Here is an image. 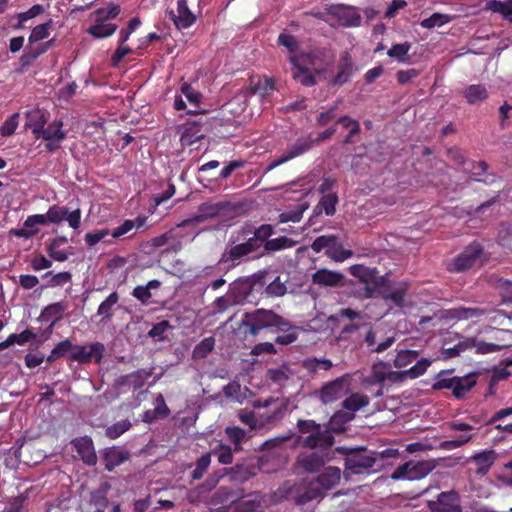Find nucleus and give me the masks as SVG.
Segmentation results:
<instances>
[{
	"label": "nucleus",
	"mask_w": 512,
	"mask_h": 512,
	"mask_svg": "<svg viewBox=\"0 0 512 512\" xmlns=\"http://www.w3.org/2000/svg\"><path fill=\"white\" fill-rule=\"evenodd\" d=\"M214 337H207L201 340L193 349L192 356L194 359H203L214 349Z\"/></svg>",
	"instance_id": "5fc2aeb1"
},
{
	"label": "nucleus",
	"mask_w": 512,
	"mask_h": 512,
	"mask_svg": "<svg viewBox=\"0 0 512 512\" xmlns=\"http://www.w3.org/2000/svg\"><path fill=\"white\" fill-rule=\"evenodd\" d=\"M341 479V470L335 466H328L314 479L308 480L315 500L322 499L327 491L336 487Z\"/></svg>",
	"instance_id": "0eeeda50"
},
{
	"label": "nucleus",
	"mask_w": 512,
	"mask_h": 512,
	"mask_svg": "<svg viewBox=\"0 0 512 512\" xmlns=\"http://www.w3.org/2000/svg\"><path fill=\"white\" fill-rule=\"evenodd\" d=\"M225 209V204L222 202H204L201 203L198 206V214L195 215L193 218L184 220L181 224H179L180 227H184L188 225L190 222H196V223H202L206 221L207 219L217 217L222 210Z\"/></svg>",
	"instance_id": "f3484780"
},
{
	"label": "nucleus",
	"mask_w": 512,
	"mask_h": 512,
	"mask_svg": "<svg viewBox=\"0 0 512 512\" xmlns=\"http://www.w3.org/2000/svg\"><path fill=\"white\" fill-rule=\"evenodd\" d=\"M203 137L200 126L193 123L184 128L180 136V142L182 146L189 147L201 140Z\"/></svg>",
	"instance_id": "a19ab883"
},
{
	"label": "nucleus",
	"mask_w": 512,
	"mask_h": 512,
	"mask_svg": "<svg viewBox=\"0 0 512 512\" xmlns=\"http://www.w3.org/2000/svg\"><path fill=\"white\" fill-rule=\"evenodd\" d=\"M463 96L465 97L466 101L471 104H477L479 102L485 101L489 94L484 85L481 84H472L466 87V89L463 92Z\"/></svg>",
	"instance_id": "4c0bfd02"
},
{
	"label": "nucleus",
	"mask_w": 512,
	"mask_h": 512,
	"mask_svg": "<svg viewBox=\"0 0 512 512\" xmlns=\"http://www.w3.org/2000/svg\"><path fill=\"white\" fill-rule=\"evenodd\" d=\"M129 457L130 454L128 451L121 450L115 446L105 449L102 456L105 469L109 472L123 464Z\"/></svg>",
	"instance_id": "4be33fe9"
},
{
	"label": "nucleus",
	"mask_w": 512,
	"mask_h": 512,
	"mask_svg": "<svg viewBox=\"0 0 512 512\" xmlns=\"http://www.w3.org/2000/svg\"><path fill=\"white\" fill-rule=\"evenodd\" d=\"M486 314L485 309L478 307H458L448 310V316L457 320L480 318Z\"/></svg>",
	"instance_id": "473e14b6"
},
{
	"label": "nucleus",
	"mask_w": 512,
	"mask_h": 512,
	"mask_svg": "<svg viewBox=\"0 0 512 512\" xmlns=\"http://www.w3.org/2000/svg\"><path fill=\"white\" fill-rule=\"evenodd\" d=\"M453 384V396L457 399H461L476 385V378L475 375L455 377Z\"/></svg>",
	"instance_id": "72a5a7b5"
},
{
	"label": "nucleus",
	"mask_w": 512,
	"mask_h": 512,
	"mask_svg": "<svg viewBox=\"0 0 512 512\" xmlns=\"http://www.w3.org/2000/svg\"><path fill=\"white\" fill-rule=\"evenodd\" d=\"M343 279L344 275L342 273L326 268L319 269L312 275L314 284L326 287H337L342 283Z\"/></svg>",
	"instance_id": "5701e85b"
},
{
	"label": "nucleus",
	"mask_w": 512,
	"mask_h": 512,
	"mask_svg": "<svg viewBox=\"0 0 512 512\" xmlns=\"http://www.w3.org/2000/svg\"><path fill=\"white\" fill-rule=\"evenodd\" d=\"M436 467L434 460L407 461L391 474V479L397 480H420L430 474Z\"/></svg>",
	"instance_id": "423d86ee"
},
{
	"label": "nucleus",
	"mask_w": 512,
	"mask_h": 512,
	"mask_svg": "<svg viewBox=\"0 0 512 512\" xmlns=\"http://www.w3.org/2000/svg\"><path fill=\"white\" fill-rule=\"evenodd\" d=\"M309 487L308 480L303 479L300 481H284L275 491L274 496L278 501H293L296 505H303L312 500L315 496L312 494Z\"/></svg>",
	"instance_id": "39448f33"
},
{
	"label": "nucleus",
	"mask_w": 512,
	"mask_h": 512,
	"mask_svg": "<svg viewBox=\"0 0 512 512\" xmlns=\"http://www.w3.org/2000/svg\"><path fill=\"white\" fill-rule=\"evenodd\" d=\"M68 239L65 236H57L53 238L47 245L48 255L55 261L63 262L69 257V253L61 249V246L66 245Z\"/></svg>",
	"instance_id": "2f4dec72"
},
{
	"label": "nucleus",
	"mask_w": 512,
	"mask_h": 512,
	"mask_svg": "<svg viewBox=\"0 0 512 512\" xmlns=\"http://www.w3.org/2000/svg\"><path fill=\"white\" fill-rule=\"evenodd\" d=\"M397 283L387 280L384 276H380L373 286L363 288L361 296L364 298L381 297L385 300V294L391 293Z\"/></svg>",
	"instance_id": "bb28decb"
},
{
	"label": "nucleus",
	"mask_w": 512,
	"mask_h": 512,
	"mask_svg": "<svg viewBox=\"0 0 512 512\" xmlns=\"http://www.w3.org/2000/svg\"><path fill=\"white\" fill-rule=\"evenodd\" d=\"M256 251L257 249L253 241L247 239V241L243 243L227 247L222 253L219 263L225 265L227 269H230L240 264L245 257Z\"/></svg>",
	"instance_id": "9b49d317"
},
{
	"label": "nucleus",
	"mask_w": 512,
	"mask_h": 512,
	"mask_svg": "<svg viewBox=\"0 0 512 512\" xmlns=\"http://www.w3.org/2000/svg\"><path fill=\"white\" fill-rule=\"evenodd\" d=\"M120 14V7L117 4L110 3L107 7L99 8L93 12L94 22H104L115 19Z\"/></svg>",
	"instance_id": "a18cd8bd"
},
{
	"label": "nucleus",
	"mask_w": 512,
	"mask_h": 512,
	"mask_svg": "<svg viewBox=\"0 0 512 512\" xmlns=\"http://www.w3.org/2000/svg\"><path fill=\"white\" fill-rule=\"evenodd\" d=\"M261 506V496L256 494H250L244 497L238 504V512H255Z\"/></svg>",
	"instance_id": "603ef678"
},
{
	"label": "nucleus",
	"mask_w": 512,
	"mask_h": 512,
	"mask_svg": "<svg viewBox=\"0 0 512 512\" xmlns=\"http://www.w3.org/2000/svg\"><path fill=\"white\" fill-rule=\"evenodd\" d=\"M117 30V25L112 23L95 22L87 29V33L94 38H107Z\"/></svg>",
	"instance_id": "37998d69"
},
{
	"label": "nucleus",
	"mask_w": 512,
	"mask_h": 512,
	"mask_svg": "<svg viewBox=\"0 0 512 512\" xmlns=\"http://www.w3.org/2000/svg\"><path fill=\"white\" fill-rule=\"evenodd\" d=\"M49 112L45 109L41 108H33L25 112L26 124L25 126L29 128L36 137L40 130L44 128L49 119Z\"/></svg>",
	"instance_id": "412c9836"
},
{
	"label": "nucleus",
	"mask_w": 512,
	"mask_h": 512,
	"mask_svg": "<svg viewBox=\"0 0 512 512\" xmlns=\"http://www.w3.org/2000/svg\"><path fill=\"white\" fill-rule=\"evenodd\" d=\"M20 114L13 113L5 122L0 126V135L3 137L12 136L19 126Z\"/></svg>",
	"instance_id": "69168bd1"
},
{
	"label": "nucleus",
	"mask_w": 512,
	"mask_h": 512,
	"mask_svg": "<svg viewBox=\"0 0 512 512\" xmlns=\"http://www.w3.org/2000/svg\"><path fill=\"white\" fill-rule=\"evenodd\" d=\"M325 254L336 262H343L353 256V252L351 250L344 249L342 244L337 241L335 244H332L328 250H326Z\"/></svg>",
	"instance_id": "3c124183"
},
{
	"label": "nucleus",
	"mask_w": 512,
	"mask_h": 512,
	"mask_svg": "<svg viewBox=\"0 0 512 512\" xmlns=\"http://www.w3.org/2000/svg\"><path fill=\"white\" fill-rule=\"evenodd\" d=\"M296 241L286 236L270 239L265 242L264 249L266 251H280L283 249L292 248L296 245Z\"/></svg>",
	"instance_id": "8fccbe9b"
},
{
	"label": "nucleus",
	"mask_w": 512,
	"mask_h": 512,
	"mask_svg": "<svg viewBox=\"0 0 512 512\" xmlns=\"http://www.w3.org/2000/svg\"><path fill=\"white\" fill-rule=\"evenodd\" d=\"M418 356L419 353L416 350H400L397 352L394 358L393 365L396 368H404L413 363L414 361H416Z\"/></svg>",
	"instance_id": "09e8293b"
},
{
	"label": "nucleus",
	"mask_w": 512,
	"mask_h": 512,
	"mask_svg": "<svg viewBox=\"0 0 512 512\" xmlns=\"http://www.w3.org/2000/svg\"><path fill=\"white\" fill-rule=\"evenodd\" d=\"M289 327V322L282 316L266 309L245 313L240 323V328L244 330V333L252 337H256L263 329L286 330Z\"/></svg>",
	"instance_id": "7ed1b4c3"
},
{
	"label": "nucleus",
	"mask_w": 512,
	"mask_h": 512,
	"mask_svg": "<svg viewBox=\"0 0 512 512\" xmlns=\"http://www.w3.org/2000/svg\"><path fill=\"white\" fill-rule=\"evenodd\" d=\"M67 130L64 129V122L61 119H54L47 126L45 125L36 139H42L45 143V151L54 153L59 150L67 138Z\"/></svg>",
	"instance_id": "6e6552de"
},
{
	"label": "nucleus",
	"mask_w": 512,
	"mask_h": 512,
	"mask_svg": "<svg viewBox=\"0 0 512 512\" xmlns=\"http://www.w3.org/2000/svg\"><path fill=\"white\" fill-rule=\"evenodd\" d=\"M451 21V16L442 13H433L430 17L421 21V26L426 29L441 27Z\"/></svg>",
	"instance_id": "bf43d9fd"
},
{
	"label": "nucleus",
	"mask_w": 512,
	"mask_h": 512,
	"mask_svg": "<svg viewBox=\"0 0 512 512\" xmlns=\"http://www.w3.org/2000/svg\"><path fill=\"white\" fill-rule=\"evenodd\" d=\"M401 453L396 448H386L382 451L370 450L365 446L346 449L344 458V476L369 475L384 469L390 459L399 458Z\"/></svg>",
	"instance_id": "f03ea898"
},
{
	"label": "nucleus",
	"mask_w": 512,
	"mask_h": 512,
	"mask_svg": "<svg viewBox=\"0 0 512 512\" xmlns=\"http://www.w3.org/2000/svg\"><path fill=\"white\" fill-rule=\"evenodd\" d=\"M302 367L307 372L316 374L320 370H330L333 367V363L331 360L326 358L318 359L316 357H308L303 360Z\"/></svg>",
	"instance_id": "79ce46f5"
},
{
	"label": "nucleus",
	"mask_w": 512,
	"mask_h": 512,
	"mask_svg": "<svg viewBox=\"0 0 512 512\" xmlns=\"http://www.w3.org/2000/svg\"><path fill=\"white\" fill-rule=\"evenodd\" d=\"M407 289L408 287L406 283L399 282L395 285L391 293L385 294V300L392 301L396 306L401 307L403 305Z\"/></svg>",
	"instance_id": "13d9d810"
},
{
	"label": "nucleus",
	"mask_w": 512,
	"mask_h": 512,
	"mask_svg": "<svg viewBox=\"0 0 512 512\" xmlns=\"http://www.w3.org/2000/svg\"><path fill=\"white\" fill-rule=\"evenodd\" d=\"M369 402L370 399L367 395L352 393L342 402V407L343 409L347 410L348 412H352V414L355 415L358 410L367 406Z\"/></svg>",
	"instance_id": "ea45409f"
},
{
	"label": "nucleus",
	"mask_w": 512,
	"mask_h": 512,
	"mask_svg": "<svg viewBox=\"0 0 512 512\" xmlns=\"http://www.w3.org/2000/svg\"><path fill=\"white\" fill-rule=\"evenodd\" d=\"M299 465L307 472L314 473L320 471L324 466V458L313 452L308 455H304L298 459Z\"/></svg>",
	"instance_id": "58836bf2"
},
{
	"label": "nucleus",
	"mask_w": 512,
	"mask_h": 512,
	"mask_svg": "<svg viewBox=\"0 0 512 512\" xmlns=\"http://www.w3.org/2000/svg\"><path fill=\"white\" fill-rule=\"evenodd\" d=\"M120 296L119 294L114 291L110 293L105 300H103L100 305L98 306L96 316L100 317V322L103 324H106L107 322L111 321L114 312L116 310V306L118 305Z\"/></svg>",
	"instance_id": "b1692460"
},
{
	"label": "nucleus",
	"mask_w": 512,
	"mask_h": 512,
	"mask_svg": "<svg viewBox=\"0 0 512 512\" xmlns=\"http://www.w3.org/2000/svg\"><path fill=\"white\" fill-rule=\"evenodd\" d=\"M493 341L499 346V351L512 347V331L504 329H493Z\"/></svg>",
	"instance_id": "e2e57ef3"
},
{
	"label": "nucleus",
	"mask_w": 512,
	"mask_h": 512,
	"mask_svg": "<svg viewBox=\"0 0 512 512\" xmlns=\"http://www.w3.org/2000/svg\"><path fill=\"white\" fill-rule=\"evenodd\" d=\"M71 445L86 465L94 466L97 464V455L91 437L82 436L74 438L71 440Z\"/></svg>",
	"instance_id": "dca6fc26"
},
{
	"label": "nucleus",
	"mask_w": 512,
	"mask_h": 512,
	"mask_svg": "<svg viewBox=\"0 0 512 512\" xmlns=\"http://www.w3.org/2000/svg\"><path fill=\"white\" fill-rule=\"evenodd\" d=\"M431 512H463L461 497L456 490L443 491L435 500L427 501Z\"/></svg>",
	"instance_id": "9d476101"
},
{
	"label": "nucleus",
	"mask_w": 512,
	"mask_h": 512,
	"mask_svg": "<svg viewBox=\"0 0 512 512\" xmlns=\"http://www.w3.org/2000/svg\"><path fill=\"white\" fill-rule=\"evenodd\" d=\"M487 8L492 12L499 13L504 17L512 15V0H491L487 3Z\"/></svg>",
	"instance_id": "0e129e2a"
},
{
	"label": "nucleus",
	"mask_w": 512,
	"mask_h": 512,
	"mask_svg": "<svg viewBox=\"0 0 512 512\" xmlns=\"http://www.w3.org/2000/svg\"><path fill=\"white\" fill-rule=\"evenodd\" d=\"M211 463V457L209 453L202 455L195 463V468L191 473L193 480H199L203 477Z\"/></svg>",
	"instance_id": "774afa93"
},
{
	"label": "nucleus",
	"mask_w": 512,
	"mask_h": 512,
	"mask_svg": "<svg viewBox=\"0 0 512 512\" xmlns=\"http://www.w3.org/2000/svg\"><path fill=\"white\" fill-rule=\"evenodd\" d=\"M288 410V402L282 401L277 407H275L272 411H267L260 415V425L261 429L274 425L279 422Z\"/></svg>",
	"instance_id": "7c9ffc66"
},
{
	"label": "nucleus",
	"mask_w": 512,
	"mask_h": 512,
	"mask_svg": "<svg viewBox=\"0 0 512 512\" xmlns=\"http://www.w3.org/2000/svg\"><path fill=\"white\" fill-rule=\"evenodd\" d=\"M111 489V485L104 481L100 485L91 491L90 503L96 507V510L109 508L113 502L108 500V492Z\"/></svg>",
	"instance_id": "c85d7f7f"
},
{
	"label": "nucleus",
	"mask_w": 512,
	"mask_h": 512,
	"mask_svg": "<svg viewBox=\"0 0 512 512\" xmlns=\"http://www.w3.org/2000/svg\"><path fill=\"white\" fill-rule=\"evenodd\" d=\"M355 418V415L352 412H348L347 410H339L335 412L329 421V430L331 432L340 433L345 430V425L351 422Z\"/></svg>",
	"instance_id": "c9c22d12"
},
{
	"label": "nucleus",
	"mask_w": 512,
	"mask_h": 512,
	"mask_svg": "<svg viewBox=\"0 0 512 512\" xmlns=\"http://www.w3.org/2000/svg\"><path fill=\"white\" fill-rule=\"evenodd\" d=\"M275 90V80L271 77H257L252 78L249 84V94L251 95H259L262 98H265L271 94Z\"/></svg>",
	"instance_id": "a878e982"
},
{
	"label": "nucleus",
	"mask_w": 512,
	"mask_h": 512,
	"mask_svg": "<svg viewBox=\"0 0 512 512\" xmlns=\"http://www.w3.org/2000/svg\"><path fill=\"white\" fill-rule=\"evenodd\" d=\"M483 248L479 243L473 242L458 254L449 266L451 272H463L480 263Z\"/></svg>",
	"instance_id": "1a4fd4ad"
},
{
	"label": "nucleus",
	"mask_w": 512,
	"mask_h": 512,
	"mask_svg": "<svg viewBox=\"0 0 512 512\" xmlns=\"http://www.w3.org/2000/svg\"><path fill=\"white\" fill-rule=\"evenodd\" d=\"M161 282L157 279H153L147 282L146 285H138L136 286L131 295L140 301L142 304L147 305L149 303V299L152 297L151 290H155L160 288Z\"/></svg>",
	"instance_id": "e433bc0d"
},
{
	"label": "nucleus",
	"mask_w": 512,
	"mask_h": 512,
	"mask_svg": "<svg viewBox=\"0 0 512 512\" xmlns=\"http://www.w3.org/2000/svg\"><path fill=\"white\" fill-rule=\"evenodd\" d=\"M298 432L307 435L301 441L306 448L329 449L334 445L335 439L329 428L323 429L319 423L311 419H300L297 422Z\"/></svg>",
	"instance_id": "20e7f679"
},
{
	"label": "nucleus",
	"mask_w": 512,
	"mask_h": 512,
	"mask_svg": "<svg viewBox=\"0 0 512 512\" xmlns=\"http://www.w3.org/2000/svg\"><path fill=\"white\" fill-rule=\"evenodd\" d=\"M497 457L495 450H484L473 455L470 460L478 467V472L486 473L494 464Z\"/></svg>",
	"instance_id": "f704fd0d"
},
{
	"label": "nucleus",
	"mask_w": 512,
	"mask_h": 512,
	"mask_svg": "<svg viewBox=\"0 0 512 512\" xmlns=\"http://www.w3.org/2000/svg\"><path fill=\"white\" fill-rule=\"evenodd\" d=\"M73 349V343L70 339L60 341L47 356L46 361L53 363L58 358L65 356L70 350Z\"/></svg>",
	"instance_id": "6e6d98bb"
},
{
	"label": "nucleus",
	"mask_w": 512,
	"mask_h": 512,
	"mask_svg": "<svg viewBox=\"0 0 512 512\" xmlns=\"http://www.w3.org/2000/svg\"><path fill=\"white\" fill-rule=\"evenodd\" d=\"M66 309H67L66 304H64L62 302H56V303L46 306L43 309L41 316L45 320L53 319V323H55L62 319L63 313L65 312Z\"/></svg>",
	"instance_id": "49530a36"
},
{
	"label": "nucleus",
	"mask_w": 512,
	"mask_h": 512,
	"mask_svg": "<svg viewBox=\"0 0 512 512\" xmlns=\"http://www.w3.org/2000/svg\"><path fill=\"white\" fill-rule=\"evenodd\" d=\"M354 65L352 58L348 52H345L341 55L338 66L337 73L331 79L330 84L335 86H342L349 81L351 76L353 75Z\"/></svg>",
	"instance_id": "aec40b11"
},
{
	"label": "nucleus",
	"mask_w": 512,
	"mask_h": 512,
	"mask_svg": "<svg viewBox=\"0 0 512 512\" xmlns=\"http://www.w3.org/2000/svg\"><path fill=\"white\" fill-rule=\"evenodd\" d=\"M169 14L174 25L179 30L191 27L196 21V16L188 8L186 0H178L177 13L170 11Z\"/></svg>",
	"instance_id": "a211bd4d"
},
{
	"label": "nucleus",
	"mask_w": 512,
	"mask_h": 512,
	"mask_svg": "<svg viewBox=\"0 0 512 512\" xmlns=\"http://www.w3.org/2000/svg\"><path fill=\"white\" fill-rule=\"evenodd\" d=\"M225 434L235 445V450L241 449V443L246 438L247 432L238 426H228L225 428Z\"/></svg>",
	"instance_id": "052dcab7"
},
{
	"label": "nucleus",
	"mask_w": 512,
	"mask_h": 512,
	"mask_svg": "<svg viewBox=\"0 0 512 512\" xmlns=\"http://www.w3.org/2000/svg\"><path fill=\"white\" fill-rule=\"evenodd\" d=\"M47 217L53 224H59L66 220L73 229H78L81 224V210L79 208L69 212L64 206L52 205L47 211Z\"/></svg>",
	"instance_id": "4468645a"
},
{
	"label": "nucleus",
	"mask_w": 512,
	"mask_h": 512,
	"mask_svg": "<svg viewBox=\"0 0 512 512\" xmlns=\"http://www.w3.org/2000/svg\"><path fill=\"white\" fill-rule=\"evenodd\" d=\"M238 419L249 427L250 430L261 429L260 416L256 417L254 411L241 409L238 413Z\"/></svg>",
	"instance_id": "680f3d73"
},
{
	"label": "nucleus",
	"mask_w": 512,
	"mask_h": 512,
	"mask_svg": "<svg viewBox=\"0 0 512 512\" xmlns=\"http://www.w3.org/2000/svg\"><path fill=\"white\" fill-rule=\"evenodd\" d=\"M314 146V139L311 135L297 138L287 149L291 159L297 158L309 152Z\"/></svg>",
	"instance_id": "c756f323"
},
{
	"label": "nucleus",
	"mask_w": 512,
	"mask_h": 512,
	"mask_svg": "<svg viewBox=\"0 0 512 512\" xmlns=\"http://www.w3.org/2000/svg\"><path fill=\"white\" fill-rule=\"evenodd\" d=\"M52 26V20H48L47 22L35 26L28 38L29 44L37 43L43 39H46L49 36V29Z\"/></svg>",
	"instance_id": "4d7b16f0"
},
{
	"label": "nucleus",
	"mask_w": 512,
	"mask_h": 512,
	"mask_svg": "<svg viewBox=\"0 0 512 512\" xmlns=\"http://www.w3.org/2000/svg\"><path fill=\"white\" fill-rule=\"evenodd\" d=\"M339 203L337 192L327 193L322 195L318 203L313 209V216H319L324 213L326 216H334L336 213V206Z\"/></svg>",
	"instance_id": "393cba45"
},
{
	"label": "nucleus",
	"mask_w": 512,
	"mask_h": 512,
	"mask_svg": "<svg viewBox=\"0 0 512 512\" xmlns=\"http://www.w3.org/2000/svg\"><path fill=\"white\" fill-rule=\"evenodd\" d=\"M277 42L290 52L288 61L291 65V75L294 81L302 86L312 87L317 84V77L326 79L327 73L334 63L332 54L321 48L299 51L300 43L298 39L287 33H281Z\"/></svg>",
	"instance_id": "f257e3e1"
},
{
	"label": "nucleus",
	"mask_w": 512,
	"mask_h": 512,
	"mask_svg": "<svg viewBox=\"0 0 512 512\" xmlns=\"http://www.w3.org/2000/svg\"><path fill=\"white\" fill-rule=\"evenodd\" d=\"M431 363L432 361L430 359L421 358L409 369L402 371H388V380L393 383H400L406 379H416L426 372Z\"/></svg>",
	"instance_id": "2eb2a0df"
},
{
	"label": "nucleus",
	"mask_w": 512,
	"mask_h": 512,
	"mask_svg": "<svg viewBox=\"0 0 512 512\" xmlns=\"http://www.w3.org/2000/svg\"><path fill=\"white\" fill-rule=\"evenodd\" d=\"M72 350L73 352L69 356L71 361L79 364H88L94 361L99 364L103 359L105 346L101 342H93L89 346L73 344Z\"/></svg>",
	"instance_id": "f8f14e48"
},
{
	"label": "nucleus",
	"mask_w": 512,
	"mask_h": 512,
	"mask_svg": "<svg viewBox=\"0 0 512 512\" xmlns=\"http://www.w3.org/2000/svg\"><path fill=\"white\" fill-rule=\"evenodd\" d=\"M349 271L351 275L358 278L359 281L364 284L363 288L373 286L380 278V276L377 275L376 269H370L361 264L351 266Z\"/></svg>",
	"instance_id": "cd10ccee"
},
{
	"label": "nucleus",
	"mask_w": 512,
	"mask_h": 512,
	"mask_svg": "<svg viewBox=\"0 0 512 512\" xmlns=\"http://www.w3.org/2000/svg\"><path fill=\"white\" fill-rule=\"evenodd\" d=\"M274 228L270 224H262L254 231V236L250 237L249 240L253 241L255 248L258 250L266 241L270 240L269 237L274 234Z\"/></svg>",
	"instance_id": "c03bdc74"
},
{
	"label": "nucleus",
	"mask_w": 512,
	"mask_h": 512,
	"mask_svg": "<svg viewBox=\"0 0 512 512\" xmlns=\"http://www.w3.org/2000/svg\"><path fill=\"white\" fill-rule=\"evenodd\" d=\"M130 428H131L130 421L125 419V420L119 421V422L107 427V429L105 431V435L109 439H117L123 433L128 431Z\"/></svg>",
	"instance_id": "338daca9"
},
{
	"label": "nucleus",
	"mask_w": 512,
	"mask_h": 512,
	"mask_svg": "<svg viewBox=\"0 0 512 512\" xmlns=\"http://www.w3.org/2000/svg\"><path fill=\"white\" fill-rule=\"evenodd\" d=\"M308 208V204H299L294 209L282 212L279 215V222L280 223H288L293 222L297 223L300 222V220L303 217L304 211Z\"/></svg>",
	"instance_id": "864d4df0"
},
{
	"label": "nucleus",
	"mask_w": 512,
	"mask_h": 512,
	"mask_svg": "<svg viewBox=\"0 0 512 512\" xmlns=\"http://www.w3.org/2000/svg\"><path fill=\"white\" fill-rule=\"evenodd\" d=\"M329 15L336 18L343 27H358L361 24V15L354 6L338 4L329 9Z\"/></svg>",
	"instance_id": "ddd939ff"
},
{
	"label": "nucleus",
	"mask_w": 512,
	"mask_h": 512,
	"mask_svg": "<svg viewBox=\"0 0 512 512\" xmlns=\"http://www.w3.org/2000/svg\"><path fill=\"white\" fill-rule=\"evenodd\" d=\"M346 383L347 380L345 376H342L324 384L319 391L320 400L324 404L332 403L338 400L344 391Z\"/></svg>",
	"instance_id": "6ab92c4d"
},
{
	"label": "nucleus",
	"mask_w": 512,
	"mask_h": 512,
	"mask_svg": "<svg viewBox=\"0 0 512 512\" xmlns=\"http://www.w3.org/2000/svg\"><path fill=\"white\" fill-rule=\"evenodd\" d=\"M410 49H411V43H409V42L394 44L387 51V55L390 58L396 59L398 62L407 63L410 60V58L407 56Z\"/></svg>",
	"instance_id": "de8ad7c7"
}]
</instances>
